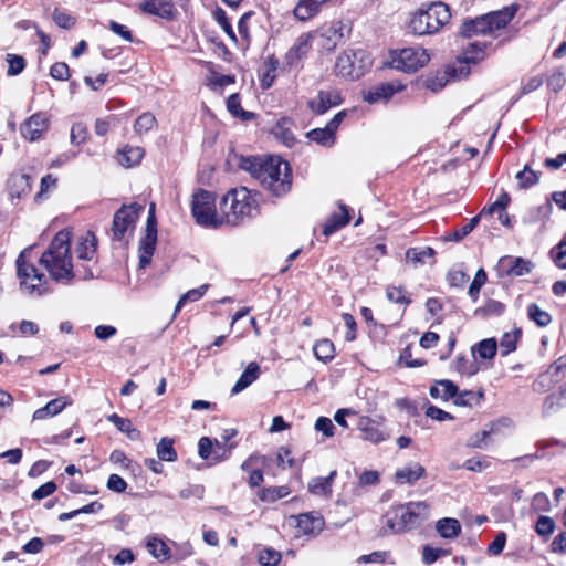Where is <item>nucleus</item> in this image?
<instances>
[{"instance_id":"f257e3e1","label":"nucleus","mask_w":566,"mask_h":566,"mask_svg":"<svg viewBox=\"0 0 566 566\" xmlns=\"http://www.w3.org/2000/svg\"><path fill=\"white\" fill-rule=\"evenodd\" d=\"M239 166L276 197L285 195L291 188L292 177L289 164L280 157H241Z\"/></svg>"},{"instance_id":"f03ea898","label":"nucleus","mask_w":566,"mask_h":566,"mask_svg":"<svg viewBox=\"0 0 566 566\" xmlns=\"http://www.w3.org/2000/svg\"><path fill=\"white\" fill-rule=\"evenodd\" d=\"M70 241L67 231L57 232L39 260L51 279L63 284H70L74 279Z\"/></svg>"},{"instance_id":"7ed1b4c3","label":"nucleus","mask_w":566,"mask_h":566,"mask_svg":"<svg viewBox=\"0 0 566 566\" xmlns=\"http://www.w3.org/2000/svg\"><path fill=\"white\" fill-rule=\"evenodd\" d=\"M430 509L426 502H409L392 506L384 516L390 533H400L420 526L429 517Z\"/></svg>"},{"instance_id":"20e7f679","label":"nucleus","mask_w":566,"mask_h":566,"mask_svg":"<svg viewBox=\"0 0 566 566\" xmlns=\"http://www.w3.org/2000/svg\"><path fill=\"white\" fill-rule=\"evenodd\" d=\"M451 18L449 7L441 2L423 4L410 19L409 28L418 35L432 34L446 25Z\"/></svg>"},{"instance_id":"39448f33","label":"nucleus","mask_w":566,"mask_h":566,"mask_svg":"<svg viewBox=\"0 0 566 566\" xmlns=\"http://www.w3.org/2000/svg\"><path fill=\"white\" fill-rule=\"evenodd\" d=\"M514 14L515 9L504 8L476 17L475 19L467 20L461 24L459 35L470 39L475 35L492 34L505 28L514 18Z\"/></svg>"},{"instance_id":"423d86ee","label":"nucleus","mask_w":566,"mask_h":566,"mask_svg":"<svg viewBox=\"0 0 566 566\" xmlns=\"http://www.w3.org/2000/svg\"><path fill=\"white\" fill-rule=\"evenodd\" d=\"M221 210L223 223L237 226L245 217L253 216L256 201L247 188L232 189L222 198Z\"/></svg>"},{"instance_id":"0eeeda50","label":"nucleus","mask_w":566,"mask_h":566,"mask_svg":"<svg viewBox=\"0 0 566 566\" xmlns=\"http://www.w3.org/2000/svg\"><path fill=\"white\" fill-rule=\"evenodd\" d=\"M31 249V247L24 249L17 258V276L22 293L39 297L49 292L48 279L33 263L27 260Z\"/></svg>"},{"instance_id":"6e6552de","label":"nucleus","mask_w":566,"mask_h":566,"mask_svg":"<svg viewBox=\"0 0 566 566\" xmlns=\"http://www.w3.org/2000/svg\"><path fill=\"white\" fill-rule=\"evenodd\" d=\"M370 64V56L365 50L346 51L337 57L335 71L342 77L358 80Z\"/></svg>"},{"instance_id":"1a4fd4ad","label":"nucleus","mask_w":566,"mask_h":566,"mask_svg":"<svg viewBox=\"0 0 566 566\" xmlns=\"http://www.w3.org/2000/svg\"><path fill=\"white\" fill-rule=\"evenodd\" d=\"M214 201V195L203 189L192 196L191 212L197 223L212 228L223 223V218L216 212Z\"/></svg>"},{"instance_id":"9d476101","label":"nucleus","mask_w":566,"mask_h":566,"mask_svg":"<svg viewBox=\"0 0 566 566\" xmlns=\"http://www.w3.org/2000/svg\"><path fill=\"white\" fill-rule=\"evenodd\" d=\"M430 61L429 54L421 48H405L391 52L390 66L406 73L417 72Z\"/></svg>"},{"instance_id":"9b49d317","label":"nucleus","mask_w":566,"mask_h":566,"mask_svg":"<svg viewBox=\"0 0 566 566\" xmlns=\"http://www.w3.org/2000/svg\"><path fill=\"white\" fill-rule=\"evenodd\" d=\"M144 207L139 203L123 205L114 214L112 223V238L123 241L127 233L133 232L136 221Z\"/></svg>"},{"instance_id":"f8f14e48","label":"nucleus","mask_w":566,"mask_h":566,"mask_svg":"<svg viewBox=\"0 0 566 566\" xmlns=\"http://www.w3.org/2000/svg\"><path fill=\"white\" fill-rule=\"evenodd\" d=\"M157 242V228L155 214L147 218L146 234L139 242V266L145 268L150 264Z\"/></svg>"},{"instance_id":"ddd939ff","label":"nucleus","mask_w":566,"mask_h":566,"mask_svg":"<svg viewBox=\"0 0 566 566\" xmlns=\"http://www.w3.org/2000/svg\"><path fill=\"white\" fill-rule=\"evenodd\" d=\"M346 27L342 21H334L323 27L316 34L317 44L325 51H333L344 39Z\"/></svg>"},{"instance_id":"4468645a","label":"nucleus","mask_w":566,"mask_h":566,"mask_svg":"<svg viewBox=\"0 0 566 566\" xmlns=\"http://www.w3.org/2000/svg\"><path fill=\"white\" fill-rule=\"evenodd\" d=\"M532 269V263L520 256L506 255L500 259L497 270L502 275L507 276H522L528 274Z\"/></svg>"},{"instance_id":"2eb2a0df","label":"nucleus","mask_w":566,"mask_h":566,"mask_svg":"<svg viewBox=\"0 0 566 566\" xmlns=\"http://www.w3.org/2000/svg\"><path fill=\"white\" fill-rule=\"evenodd\" d=\"M358 429L363 433V439L373 443H379L389 438V433L382 429V423L368 417L359 419Z\"/></svg>"},{"instance_id":"dca6fc26","label":"nucleus","mask_w":566,"mask_h":566,"mask_svg":"<svg viewBox=\"0 0 566 566\" xmlns=\"http://www.w3.org/2000/svg\"><path fill=\"white\" fill-rule=\"evenodd\" d=\"M48 129V117L44 113H35L30 116L20 127L21 135L34 142Z\"/></svg>"},{"instance_id":"f3484780","label":"nucleus","mask_w":566,"mask_h":566,"mask_svg":"<svg viewBox=\"0 0 566 566\" xmlns=\"http://www.w3.org/2000/svg\"><path fill=\"white\" fill-rule=\"evenodd\" d=\"M340 103L342 97L339 91L333 88L329 91H319L316 98L308 101V107L312 112L321 115Z\"/></svg>"},{"instance_id":"a211bd4d","label":"nucleus","mask_w":566,"mask_h":566,"mask_svg":"<svg viewBox=\"0 0 566 566\" xmlns=\"http://www.w3.org/2000/svg\"><path fill=\"white\" fill-rule=\"evenodd\" d=\"M73 400L70 396H60L50 400L44 407L36 409L33 412V420H45L61 413L67 406H71Z\"/></svg>"},{"instance_id":"6ab92c4d","label":"nucleus","mask_w":566,"mask_h":566,"mask_svg":"<svg viewBox=\"0 0 566 566\" xmlns=\"http://www.w3.org/2000/svg\"><path fill=\"white\" fill-rule=\"evenodd\" d=\"M403 88L402 86H396L394 83H380L371 87L365 95L364 99L369 104H374L380 101H387L397 91Z\"/></svg>"},{"instance_id":"aec40b11","label":"nucleus","mask_w":566,"mask_h":566,"mask_svg":"<svg viewBox=\"0 0 566 566\" xmlns=\"http://www.w3.org/2000/svg\"><path fill=\"white\" fill-rule=\"evenodd\" d=\"M260 374L261 368L259 364L255 361L250 363L232 387L231 395H238L247 389L260 377Z\"/></svg>"},{"instance_id":"412c9836","label":"nucleus","mask_w":566,"mask_h":566,"mask_svg":"<svg viewBox=\"0 0 566 566\" xmlns=\"http://www.w3.org/2000/svg\"><path fill=\"white\" fill-rule=\"evenodd\" d=\"M140 9L146 13L169 19L172 17L174 6L169 0H145Z\"/></svg>"},{"instance_id":"4be33fe9","label":"nucleus","mask_w":566,"mask_h":566,"mask_svg":"<svg viewBox=\"0 0 566 566\" xmlns=\"http://www.w3.org/2000/svg\"><path fill=\"white\" fill-rule=\"evenodd\" d=\"M146 548L148 553L159 562H166L171 557L170 548L157 535H150L147 537Z\"/></svg>"},{"instance_id":"5701e85b","label":"nucleus","mask_w":566,"mask_h":566,"mask_svg":"<svg viewBox=\"0 0 566 566\" xmlns=\"http://www.w3.org/2000/svg\"><path fill=\"white\" fill-rule=\"evenodd\" d=\"M461 524L457 518L443 517L436 523V531L446 539L457 538L461 533Z\"/></svg>"},{"instance_id":"b1692460","label":"nucleus","mask_w":566,"mask_h":566,"mask_svg":"<svg viewBox=\"0 0 566 566\" xmlns=\"http://www.w3.org/2000/svg\"><path fill=\"white\" fill-rule=\"evenodd\" d=\"M340 212L333 213L323 228V234L329 237L349 222V212L345 205H339Z\"/></svg>"},{"instance_id":"393cba45","label":"nucleus","mask_w":566,"mask_h":566,"mask_svg":"<svg viewBox=\"0 0 566 566\" xmlns=\"http://www.w3.org/2000/svg\"><path fill=\"white\" fill-rule=\"evenodd\" d=\"M336 475H337V471L334 470L326 478H322V476L313 478L308 482L310 492L315 495H325V496L331 495L332 494V484H333V481Z\"/></svg>"},{"instance_id":"a878e982","label":"nucleus","mask_w":566,"mask_h":566,"mask_svg":"<svg viewBox=\"0 0 566 566\" xmlns=\"http://www.w3.org/2000/svg\"><path fill=\"white\" fill-rule=\"evenodd\" d=\"M97 247V239L91 231L80 239L76 248L77 256L82 260H92Z\"/></svg>"},{"instance_id":"bb28decb","label":"nucleus","mask_w":566,"mask_h":566,"mask_svg":"<svg viewBox=\"0 0 566 566\" xmlns=\"http://www.w3.org/2000/svg\"><path fill=\"white\" fill-rule=\"evenodd\" d=\"M106 419L107 421L112 422L120 432L126 433L130 440L136 441L140 439V431L133 427V423L128 418H123L117 413H112L108 415Z\"/></svg>"},{"instance_id":"cd10ccee","label":"nucleus","mask_w":566,"mask_h":566,"mask_svg":"<svg viewBox=\"0 0 566 566\" xmlns=\"http://www.w3.org/2000/svg\"><path fill=\"white\" fill-rule=\"evenodd\" d=\"M458 394V387L448 379L438 380L434 386L430 388V396L434 399L448 400L454 398Z\"/></svg>"},{"instance_id":"c85d7f7f","label":"nucleus","mask_w":566,"mask_h":566,"mask_svg":"<svg viewBox=\"0 0 566 566\" xmlns=\"http://www.w3.org/2000/svg\"><path fill=\"white\" fill-rule=\"evenodd\" d=\"M323 518L317 515H313L310 513H304L298 515L297 517V527L304 534H312L318 532L323 527Z\"/></svg>"},{"instance_id":"c756f323","label":"nucleus","mask_w":566,"mask_h":566,"mask_svg":"<svg viewBox=\"0 0 566 566\" xmlns=\"http://www.w3.org/2000/svg\"><path fill=\"white\" fill-rule=\"evenodd\" d=\"M424 468L419 463L402 468L396 472V479L401 483H413L424 474Z\"/></svg>"},{"instance_id":"7c9ffc66","label":"nucleus","mask_w":566,"mask_h":566,"mask_svg":"<svg viewBox=\"0 0 566 566\" xmlns=\"http://www.w3.org/2000/svg\"><path fill=\"white\" fill-rule=\"evenodd\" d=\"M144 154H145L144 149L139 146H135V147L126 146L119 151V155H120L119 161L122 165H124L126 167H133V166L138 165L142 161Z\"/></svg>"},{"instance_id":"2f4dec72","label":"nucleus","mask_w":566,"mask_h":566,"mask_svg":"<svg viewBox=\"0 0 566 566\" xmlns=\"http://www.w3.org/2000/svg\"><path fill=\"white\" fill-rule=\"evenodd\" d=\"M434 255L436 251L430 247L410 248L406 251L407 260L411 261L415 268L422 265L426 259H433Z\"/></svg>"},{"instance_id":"473e14b6","label":"nucleus","mask_w":566,"mask_h":566,"mask_svg":"<svg viewBox=\"0 0 566 566\" xmlns=\"http://www.w3.org/2000/svg\"><path fill=\"white\" fill-rule=\"evenodd\" d=\"M484 397V394L482 390L479 391H472V390H464L457 394L454 397V403L457 406L462 407H474L479 406Z\"/></svg>"},{"instance_id":"72a5a7b5","label":"nucleus","mask_w":566,"mask_h":566,"mask_svg":"<svg viewBox=\"0 0 566 566\" xmlns=\"http://www.w3.org/2000/svg\"><path fill=\"white\" fill-rule=\"evenodd\" d=\"M289 493L290 489L286 485L263 488L259 491V499L262 502L273 503L285 497Z\"/></svg>"},{"instance_id":"f704fd0d","label":"nucleus","mask_w":566,"mask_h":566,"mask_svg":"<svg viewBox=\"0 0 566 566\" xmlns=\"http://www.w3.org/2000/svg\"><path fill=\"white\" fill-rule=\"evenodd\" d=\"M228 111L235 117L242 120H251L255 117L254 113L241 108V101L239 94H232L227 99Z\"/></svg>"},{"instance_id":"c9c22d12","label":"nucleus","mask_w":566,"mask_h":566,"mask_svg":"<svg viewBox=\"0 0 566 566\" xmlns=\"http://www.w3.org/2000/svg\"><path fill=\"white\" fill-rule=\"evenodd\" d=\"M290 123L286 119L279 122L273 128V134L285 146L292 147L295 143V137L291 128L287 126Z\"/></svg>"},{"instance_id":"e433bc0d","label":"nucleus","mask_w":566,"mask_h":566,"mask_svg":"<svg viewBox=\"0 0 566 566\" xmlns=\"http://www.w3.org/2000/svg\"><path fill=\"white\" fill-rule=\"evenodd\" d=\"M516 179L520 189H528L538 182L539 174L526 165L523 170L516 174Z\"/></svg>"},{"instance_id":"4c0bfd02","label":"nucleus","mask_w":566,"mask_h":566,"mask_svg":"<svg viewBox=\"0 0 566 566\" xmlns=\"http://www.w3.org/2000/svg\"><path fill=\"white\" fill-rule=\"evenodd\" d=\"M312 38L313 35L310 33H304L300 35L296 39L293 48H291V50L289 51V57L295 56L296 59H302L303 56H305L311 48Z\"/></svg>"},{"instance_id":"58836bf2","label":"nucleus","mask_w":566,"mask_h":566,"mask_svg":"<svg viewBox=\"0 0 566 566\" xmlns=\"http://www.w3.org/2000/svg\"><path fill=\"white\" fill-rule=\"evenodd\" d=\"M174 441L170 438H163L157 444V455L163 461L172 462L177 459V452L174 449Z\"/></svg>"},{"instance_id":"ea45409f","label":"nucleus","mask_w":566,"mask_h":566,"mask_svg":"<svg viewBox=\"0 0 566 566\" xmlns=\"http://www.w3.org/2000/svg\"><path fill=\"white\" fill-rule=\"evenodd\" d=\"M314 355L322 361H327L334 357V344L329 339H321L314 345Z\"/></svg>"},{"instance_id":"a19ab883","label":"nucleus","mask_w":566,"mask_h":566,"mask_svg":"<svg viewBox=\"0 0 566 566\" xmlns=\"http://www.w3.org/2000/svg\"><path fill=\"white\" fill-rule=\"evenodd\" d=\"M156 117L151 113L145 112L135 120L134 132L137 135H143L153 129L156 126Z\"/></svg>"},{"instance_id":"79ce46f5","label":"nucleus","mask_w":566,"mask_h":566,"mask_svg":"<svg viewBox=\"0 0 566 566\" xmlns=\"http://www.w3.org/2000/svg\"><path fill=\"white\" fill-rule=\"evenodd\" d=\"M527 314L528 317L541 327H545L552 322L551 315L546 311L539 308L535 303L528 305Z\"/></svg>"},{"instance_id":"37998d69","label":"nucleus","mask_w":566,"mask_h":566,"mask_svg":"<svg viewBox=\"0 0 566 566\" xmlns=\"http://www.w3.org/2000/svg\"><path fill=\"white\" fill-rule=\"evenodd\" d=\"M480 221V216H475L470 221L464 224L461 229L453 231L452 233L446 237L447 241L459 242L463 238H465L469 233L473 231V229L478 226Z\"/></svg>"},{"instance_id":"c03bdc74","label":"nucleus","mask_w":566,"mask_h":566,"mask_svg":"<svg viewBox=\"0 0 566 566\" xmlns=\"http://www.w3.org/2000/svg\"><path fill=\"white\" fill-rule=\"evenodd\" d=\"M6 61L8 62L7 74L9 76L19 75L23 72L25 67V60L21 55L8 53L6 56Z\"/></svg>"},{"instance_id":"a18cd8bd","label":"nucleus","mask_w":566,"mask_h":566,"mask_svg":"<svg viewBox=\"0 0 566 566\" xmlns=\"http://www.w3.org/2000/svg\"><path fill=\"white\" fill-rule=\"evenodd\" d=\"M306 136L312 140L322 146H332L335 143V137H332L329 132L325 128H315L310 130Z\"/></svg>"},{"instance_id":"49530a36","label":"nucleus","mask_w":566,"mask_h":566,"mask_svg":"<svg viewBox=\"0 0 566 566\" xmlns=\"http://www.w3.org/2000/svg\"><path fill=\"white\" fill-rule=\"evenodd\" d=\"M497 349V344L494 338H488L480 342L476 346V352L479 356L483 359H492Z\"/></svg>"},{"instance_id":"de8ad7c7","label":"nucleus","mask_w":566,"mask_h":566,"mask_svg":"<svg viewBox=\"0 0 566 566\" xmlns=\"http://www.w3.org/2000/svg\"><path fill=\"white\" fill-rule=\"evenodd\" d=\"M510 203V196L507 192L503 191L500 197L489 207H484L481 212L478 214L480 218L484 216H492L497 210H504Z\"/></svg>"},{"instance_id":"09e8293b","label":"nucleus","mask_w":566,"mask_h":566,"mask_svg":"<svg viewBox=\"0 0 566 566\" xmlns=\"http://www.w3.org/2000/svg\"><path fill=\"white\" fill-rule=\"evenodd\" d=\"M562 398L563 396H557L555 394L548 395L542 406V413L543 416L547 417L552 413L556 412L558 409L562 408Z\"/></svg>"},{"instance_id":"8fccbe9b","label":"nucleus","mask_w":566,"mask_h":566,"mask_svg":"<svg viewBox=\"0 0 566 566\" xmlns=\"http://www.w3.org/2000/svg\"><path fill=\"white\" fill-rule=\"evenodd\" d=\"M474 352L472 353V360L464 356H460L457 358V370L461 374L472 376L478 373L479 368L474 361Z\"/></svg>"},{"instance_id":"3c124183","label":"nucleus","mask_w":566,"mask_h":566,"mask_svg":"<svg viewBox=\"0 0 566 566\" xmlns=\"http://www.w3.org/2000/svg\"><path fill=\"white\" fill-rule=\"evenodd\" d=\"M535 531L539 536L547 537L555 531V522L552 517L542 515L538 517Z\"/></svg>"},{"instance_id":"603ef678","label":"nucleus","mask_w":566,"mask_h":566,"mask_svg":"<svg viewBox=\"0 0 566 566\" xmlns=\"http://www.w3.org/2000/svg\"><path fill=\"white\" fill-rule=\"evenodd\" d=\"M450 554V551L432 547L430 545H426L422 551V559L423 563L427 565L433 564L437 562L441 556H447Z\"/></svg>"},{"instance_id":"864d4df0","label":"nucleus","mask_w":566,"mask_h":566,"mask_svg":"<svg viewBox=\"0 0 566 566\" xmlns=\"http://www.w3.org/2000/svg\"><path fill=\"white\" fill-rule=\"evenodd\" d=\"M493 432V426L490 429H483L480 432L471 436L467 442V446L470 448L482 449L488 444V438Z\"/></svg>"},{"instance_id":"5fc2aeb1","label":"nucleus","mask_w":566,"mask_h":566,"mask_svg":"<svg viewBox=\"0 0 566 566\" xmlns=\"http://www.w3.org/2000/svg\"><path fill=\"white\" fill-rule=\"evenodd\" d=\"M486 279L488 276L485 271L483 269H479L468 291L469 295L472 297L474 302L478 300L480 290L486 282Z\"/></svg>"},{"instance_id":"6e6d98bb","label":"nucleus","mask_w":566,"mask_h":566,"mask_svg":"<svg viewBox=\"0 0 566 566\" xmlns=\"http://www.w3.org/2000/svg\"><path fill=\"white\" fill-rule=\"evenodd\" d=\"M208 290V285L203 284L198 289H193L188 291L186 294H184L180 300L178 301L175 311L178 312L188 301L195 302L200 300L206 291Z\"/></svg>"},{"instance_id":"4d7b16f0","label":"nucleus","mask_w":566,"mask_h":566,"mask_svg":"<svg viewBox=\"0 0 566 566\" xmlns=\"http://www.w3.org/2000/svg\"><path fill=\"white\" fill-rule=\"evenodd\" d=\"M521 335L520 331H515L514 333H505L501 339L500 348L502 350V355L505 356L516 348V342L518 336Z\"/></svg>"},{"instance_id":"13d9d810","label":"nucleus","mask_w":566,"mask_h":566,"mask_svg":"<svg viewBox=\"0 0 566 566\" xmlns=\"http://www.w3.org/2000/svg\"><path fill=\"white\" fill-rule=\"evenodd\" d=\"M234 447L235 443H230L229 446H227L226 442L216 440V443L213 444L212 460L214 462H220L222 460L228 459Z\"/></svg>"},{"instance_id":"bf43d9fd","label":"nucleus","mask_w":566,"mask_h":566,"mask_svg":"<svg viewBox=\"0 0 566 566\" xmlns=\"http://www.w3.org/2000/svg\"><path fill=\"white\" fill-rule=\"evenodd\" d=\"M214 19L218 22V24L222 28V30L226 32V34L232 40L237 41V35L227 18L226 11L221 8H218L213 12Z\"/></svg>"},{"instance_id":"052dcab7","label":"nucleus","mask_w":566,"mask_h":566,"mask_svg":"<svg viewBox=\"0 0 566 566\" xmlns=\"http://www.w3.org/2000/svg\"><path fill=\"white\" fill-rule=\"evenodd\" d=\"M449 82V74L447 72L437 73L433 77L426 81V87L431 92L441 91Z\"/></svg>"},{"instance_id":"680f3d73","label":"nucleus","mask_w":566,"mask_h":566,"mask_svg":"<svg viewBox=\"0 0 566 566\" xmlns=\"http://www.w3.org/2000/svg\"><path fill=\"white\" fill-rule=\"evenodd\" d=\"M280 560V552L272 548L263 549L259 554V563L263 566H275Z\"/></svg>"},{"instance_id":"e2e57ef3","label":"nucleus","mask_w":566,"mask_h":566,"mask_svg":"<svg viewBox=\"0 0 566 566\" xmlns=\"http://www.w3.org/2000/svg\"><path fill=\"white\" fill-rule=\"evenodd\" d=\"M552 256L557 266L566 269V237L554 248Z\"/></svg>"},{"instance_id":"0e129e2a","label":"nucleus","mask_w":566,"mask_h":566,"mask_svg":"<svg viewBox=\"0 0 566 566\" xmlns=\"http://www.w3.org/2000/svg\"><path fill=\"white\" fill-rule=\"evenodd\" d=\"M504 305L495 300H489L482 307L475 311L476 314L499 315L503 312Z\"/></svg>"},{"instance_id":"69168bd1","label":"nucleus","mask_w":566,"mask_h":566,"mask_svg":"<svg viewBox=\"0 0 566 566\" xmlns=\"http://www.w3.org/2000/svg\"><path fill=\"white\" fill-rule=\"evenodd\" d=\"M50 75L59 81H66L70 77L69 65L64 62H56L50 69Z\"/></svg>"},{"instance_id":"338daca9","label":"nucleus","mask_w":566,"mask_h":566,"mask_svg":"<svg viewBox=\"0 0 566 566\" xmlns=\"http://www.w3.org/2000/svg\"><path fill=\"white\" fill-rule=\"evenodd\" d=\"M554 385L553 379H551L548 371L538 376V378L533 384V390L538 394H544L548 391Z\"/></svg>"},{"instance_id":"774afa93","label":"nucleus","mask_w":566,"mask_h":566,"mask_svg":"<svg viewBox=\"0 0 566 566\" xmlns=\"http://www.w3.org/2000/svg\"><path fill=\"white\" fill-rule=\"evenodd\" d=\"M532 509L536 512H547L551 509V502L548 496L543 493L538 492L533 496L532 501Z\"/></svg>"}]
</instances>
